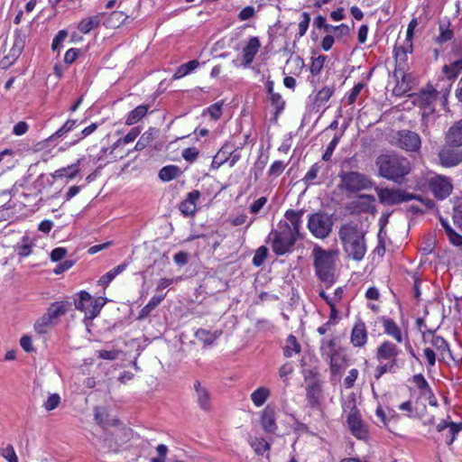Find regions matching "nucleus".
<instances>
[{"label":"nucleus","mask_w":462,"mask_h":462,"mask_svg":"<svg viewBox=\"0 0 462 462\" xmlns=\"http://www.w3.org/2000/svg\"><path fill=\"white\" fill-rule=\"evenodd\" d=\"M339 239L345 253L355 261H361L366 253L365 233L356 224L346 223L340 226Z\"/></svg>","instance_id":"obj_1"},{"label":"nucleus","mask_w":462,"mask_h":462,"mask_svg":"<svg viewBox=\"0 0 462 462\" xmlns=\"http://www.w3.org/2000/svg\"><path fill=\"white\" fill-rule=\"evenodd\" d=\"M379 175L397 184H402L411 171L410 161L397 154H382L376 159Z\"/></svg>","instance_id":"obj_2"},{"label":"nucleus","mask_w":462,"mask_h":462,"mask_svg":"<svg viewBox=\"0 0 462 462\" xmlns=\"http://www.w3.org/2000/svg\"><path fill=\"white\" fill-rule=\"evenodd\" d=\"M315 273L318 278L327 286H331L336 282L337 252L335 250H324L320 246H315L312 250Z\"/></svg>","instance_id":"obj_3"},{"label":"nucleus","mask_w":462,"mask_h":462,"mask_svg":"<svg viewBox=\"0 0 462 462\" xmlns=\"http://www.w3.org/2000/svg\"><path fill=\"white\" fill-rule=\"evenodd\" d=\"M298 239L292 235L287 222L280 223L278 229L273 230L268 236L272 249L277 255L291 252Z\"/></svg>","instance_id":"obj_4"},{"label":"nucleus","mask_w":462,"mask_h":462,"mask_svg":"<svg viewBox=\"0 0 462 462\" xmlns=\"http://www.w3.org/2000/svg\"><path fill=\"white\" fill-rule=\"evenodd\" d=\"M95 420L98 425H100L103 429L107 430L110 427H115V431L111 432L110 435L112 437H116V444L119 446L120 444L126 441L131 438V430L125 427H118L119 420L116 419H109L108 415L105 409L96 407L95 408Z\"/></svg>","instance_id":"obj_5"},{"label":"nucleus","mask_w":462,"mask_h":462,"mask_svg":"<svg viewBox=\"0 0 462 462\" xmlns=\"http://www.w3.org/2000/svg\"><path fill=\"white\" fill-rule=\"evenodd\" d=\"M120 6L123 10L112 12L103 21L106 28L116 29L120 27L128 18L134 19L136 17L135 14L140 7V1L126 0L124 4H120Z\"/></svg>","instance_id":"obj_6"},{"label":"nucleus","mask_w":462,"mask_h":462,"mask_svg":"<svg viewBox=\"0 0 462 462\" xmlns=\"http://www.w3.org/2000/svg\"><path fill=\"white\" fill-rule=\"evenodd\" d=\"M106 300L103 297L93 299L92 296L82 291L79 293V299L75 300V308L85 314L88 319H94L100 312Z\"/></svg>","instance_id":"obj_7"},{"label":"nucleus","mask_w":462,"mask_h":462,"mask_svg":"<svg viewBox=\"0 0 462 462\" xmlns=\"http://www.w3.org/2000/svg\"><path fill=\"white\" fill-rule=\"evenodd\" d=\"M321 356L329 361L333 374H339L346 366L345 356L336 349V339H323L320 346Z\"/></svg>","instance_id":"obj_8"},{"label":"nucleus","mask_w":462,"mask_h":462,"mask_svg":"<svg viewBox=\"0 0 462 462\" xmlns=\"http://www.w3.org/2000/svg\"><path fill=\"white\" fill-rule=\"evenodd\" d=\"M332 217L327 213L319 211L309 216L308 229L317 238L324 239L332 231Z\"/></svg>","instance_id":"obj_9"},{"label":"nucleus","mask_w":462,"mask_h":462,"mask_svg":"<svg viewBox=\"0 0 462 462\" xmlns=\"http://www.w3.org/2000/svg\"><path fill=\"white\" fill-rule=\"evenodd\" d=\"M28 36L27 30L18 29L14 32V38L11 42H5L3 49L5 65L13 64L21 55Z\"/></svg>","instance_id":"obj_10"},{"label":"nucleus","mask_w":462,"mask_h":462,"mask_svg":"<svg viewBox=\"0 0 462 462\" xmlns=\"http://www.w3.org/2000/svg\"><path fill=\"white\" fill-rule=\"evenodd\" d=\"M380 203L386 206H393L402 202L417 199L423 202L420 196L413 193H408L401 189L375 188Z\"/></svg>","instance_id":"obj_11"},{"label":"nucleus","mask_w":462,"mask_h":462,"mask_svg":"<svg viewBox=\"0 0 462 462\" xmlns=\"http://www.w3.org/2000/svg\"><path fill=\"white\" fill-rule=\"evenodd\" d=\"M341 187L348 192H357L369 189L374 182L366 175L358 171H346L339 175Z\"/></svg>","instance_id":"obj_12"},{"label":"nucleus","mask_w":462,"mask_h":462,"mask_svg":"<svg viewBox=\"0 0 462 462\" xmlns=\"http://www.w3.org/2000/svg\"><path fill=\"white\" fill-rule=\"evenodd\" d=\"M392 143L402 150L418 152L421 145V138L416 132L400 130L393 135Z\"/></svg>","instance_id":"obj_13"},{"label":"nucleus","mask_w":462,"mask_h":462,"mask_svg":"<svg viewBox=\"0 0 462 462\" xmlns=\"http://www.w3.org/2000/svg\"><path fill=\"white\" fill-rule=\"evenodd\" d=\"M347 426L351 433L358 439H365L368 436L366 426L362 420L361 414L353 404L346 417Z\"/></svg>","instance_id":"obj_14"},{"label":"nucleus","mask_w":462,"mask_h":462,"mask_svg":"<svg viewBox=\"0 0 462 462\" xmlns=\"http://www.w3.org/2000/svg\"><path fill=\"white\" fill-rule=\"evenodd\" d=\"M440 163L445 167H454L462 162V147L448 143L439 152Z\"/></svg>","instance_id":"obj_15"},{"label":"nucleus","mask_w":462,"mask_h":462,"mask_svg":"<svg viewBox=\"0 0 462 462\" xmlns=\"http://www.w3.org/2000/svg\"><path fill=\"white\" fill-rule=\"evenodd\" d=\"M439 93L431 86L421 89L414 97L413 103L421 107L422 111L434 112V102L438 99Z\"/></svg>","instance_id":"obj_16"},{"label":"nucleus","mask_w":462,"mask_h":462,"mask_svg":"<svg viewBox=\"0 0 462 462\" xmlns=\"http://www.w3.org/2000/svg\"><path fill=\"white\" fill-rule=\"evenodd\" d=\"M429 187L430 191L439 199H443L449 196L453 189L450 179L441 175L431 178Z\"/></svg>","instance_id":"obj_17"},{"label":"nucleus","mask_w":462,"mask_h":462,"mask_svg":"<svg viewBox=\"0 0 462 462\" xmlns=\"http://www.w3.org/2000/svg\"><path fill=\"white\" fill-rule=\"evenodd\" d=\"M201 193L195 189L188 193L186 199L179 206L180 211L186 217H193L197 210V201Z\"/></svg>","instance_id":"obj_18"},{"label":"nucleus","mask_w":462,"mask_h":462,"mask_svg":"<svg viewBox=\"0 0 462 462\" xmlns=\"http://www.w3.org/2000/svg\"><path fill=\"white\" fill-rule=\"evenodd\" d=\"M412 51V42L410 40H405L402 45L394 46L393 52L396 67H398L400 70H404L407 62V55L411 53Z\"/></svg>","instance_id":"obj_19"},{"label":"nucleus","mask_w":462,"mask_h":462,"mask_svg":"<svg viewBox=\"0 0 462 462\" xmlns=\"http://www.w3.org/2000/svg\"><path fill=\"white\" fill-rule=\"evenodd\" d=\"M194 390L199 408L206 411H209L211 409V395L208 389L203 386L199 381H196Z\"/></svg>","instance_id":"obj_20"},{"label":"nucleus","mask_w":462,"mask_h":462,"mask_svg":"<svg viewBox=\"0 0 462 462\" xmlns=\"http://www.w3.org/2000/svg\"><path fill=\"white\" fill-rule=\"evenodd\" d=\"M351 343L354 346L361 347L366 344L367 331L365 322L358 320L356 322L351 331Z\"/></svg>","instance_id":"obj_21"},{"label":"nucleus","mask_w":462,"mask_h":462,"mask_svg":"<svg viewBox=\"0 0 462 462\" xmlns=\"http://www.w3.org/2000/svg\"><path fill=\"white\" fill-rule=\"evenodd\" d=\"M303 215L302 210L295 211L292 209H289L285 212V217L290 222L289 227L293 236H297V238H300V229L301 226V217Z\"/></svg>","instance_id":"obj_22"},{"label":"nucleus","mask_w":462,"mask_h":462,"mask_svg":"<svg viewBox=\"0 0 462 462\" xmlns=\"http://www.w3.org/2000/svg\"><path fill=\"white\" fill-rule=\"evenodd\" d=\"M261 44L257 37H252L243 49L244 65L249 66L259 51Z\"/></svg>","instance_id":"obj_23"},{"label":"nucleus","mask_w":462,"mask_h":462,"mask_svg":"<svg viewBox=\"0 0 462 462\" xmlns=\"http://www.w3.org/2000/svg\"><path fill=\"white\" fill-rule=\"evenodd\" d=\"M448 143L462 147V118L456 121L448 129L446 134Z\"/></svg>","instance_id":"obj_24"},{"label":"nucleus","mask_w":462,"mask_h":462,"mask_svg":"<svg viewBox=\"0 0 462 462\" xmlns=\"http://www.w3.org/2000/svg\"><path fill=\"white\" fill-rule=\"evenodd\" d=\"M79 163L80 160H78L77 162L72 163L71 165L56 170L51 173L52 179H61L66 177L69 180H74L80 171L79 167Z\"/></svg>","instance_id":"obj_25"},{"label":"nucleus","mask_w":462,"mask_h":462,"mask_svg":"<svg viewBox=\"0 0 462 462\" xmlns=\"http://www.w3.org/2000/svg\"><path fill=\"white\" fill-rule=\"evenodd\" d=\"M103 20V14L87 17L79 22L78 29L81 33H88L91 30L98 27Z\"/></svg>","instance_id":"obj_26"},{"label":"nucleus","mask_w":462,"mask_h":462,"mask_svg":"<svg viewBox=\"0 0 462 462\" xmlns=\"http://www.w3.org/2000/svg\"><path fill=\"white\" fill-rule=\"evenodd\" d=\"M398 353V348L393 343L385 341L377 349V358L379 360L396 359Z\"/></svg>","instance_id":"obj_27"},{"label":"nucleus","mask_w":462,"mask_h":462,"mask_svg":"<svg viewBox=\"0 0 462 462\" xmlns=\"http://www.w3.org/2000/svg\"><path fill=\"white\" fill-rule=\"evenodd\" d=\"M382 322L384 328V332L393 337L398 343H402L403 340L402 334L397 324L389 318H383Z\"/></svg>","instance_id":"obj_28"},{"label":"nucleus","mask_w":462,"mask_h":462,"mask_svg":"<svg viewBox=\"0 0 462 462\" xmlns=\"http://www.w3.org/2000/svg\"><path fill=\"white\" fill-rule=\"evenodd\" d=\"M221 334V330L212 332L204 328H199L196 331L195 337L201 343L210 346L220 337Z\"/></svg>","instance_id":"obj_29"},{"label":"nucleus","mask_w":462,"mask_h":462,"mask_svg":"<svg viewBox=\"0 0 462 462\" xmlns=\"http://www.w3.org/2000/svg\"><path fill=\"white\" fill-rule=\"evenodd\" d=\"M165 294L154 295L149 302L140 310L137 319H146L150 313L163 300Z\"/></svg>","instance_id":"obj_30"},{"label":"nucleus","mask_w":462,"mask_h":462,"mask_svg":"<svg viewBox=\"0 0 462 462\" xmlns=\"http://www.w3.org/2000/svg\"><path fill=\"white\" fill-rule=\"evenodd\" d=\"M261 422L263 430L268 433H273L277 429L274 412L272 410L266 409L263 411Z\"/></svg>","instance_id":"obj_31"},{"label":"nucleus","mask_w":462,"mask_h":462,"mask_svg":"<svg viewBox=\"0 0 462 462\" xmlns=\"http://www.w3.org/2000/svg\"><path fill=\"white\" fill-rule=\"evenodd\" d=\"M440 225L444 228L449 242L456 246H462V236L454 231L450 224L444 218H440Z\"/></svg>","instance_id":"obj_32"},{"label":"nucleus","mask_w":462,"mask_h":462,"mask_svg":"<svg viewBox=\"0 0 462 462\" xmlns=\"http://www.w3.org/2000/svg\"><path fill=\"white\" fill-rule=\"evenodd\" d=\"M127 267L126 263H123L116 267L113 268L111 271L107 272L106 274L100 277L98 280L99 285L106 286L108 285L118 274L123 273Z\"/></svg>","instance_id":"obj_33"},{"label":"nucleus","mask_w":462,"mask_h":462,"mask_svg":"<svg viewBox=\"0 0 462 462\" xmlns=\"http://www.w3.org/2000/svg\"><path fill=\"white\" fill-rule=\"evenodd\" d=\"M157 134V130L151 128L144 132L139 140L137 141L134 149L136 151H143L146 148L150 143L155 139Z\"/></svg>","instance_id":"obj_34"},{"label":"nucleus","mask_w":462,"mask_h":462,"mask_svg":"<svg viewBox=\"0 0 462 462\" xmlns=\"http://www.w3.org/2000/svg\"><path fill=\"white\" fill-rule=\"evenodd\" d=\"M180 169L176 165H168L162 168L159 171V178L162 181H170L180 175Z\"/></svg>","instance_id":"obj_35"},{"label":"nucleus","mask_w":462,"mask_h":462,"mask_svg":"<svg viewBox=\"0 0 462 462\" xmlns=\"http://www.w3.org/2000/svg\"><path fill=\"white\" fill-rule=\"evenodd\" d=\"M436 121V116L433 114V112L430 111H422L421 114V124H420V130L423 134L430 135V128L434 125Z\"/></svg>","instance_id":"obj_36"},{"label":"nucleus","mask_w":462,"mask_h":462,"mask_svg":"<svg viewBox=\"0 0 462 462\" xmlns=\"http://www.w3.org/2000/svg\"><path fill=\"white\" fill-rule=\"evenodd\" d=\"M148 108V106L145 105L138 106L135 107L129 113L125 120V124L132 125L139 122L147 114Z\"/></svg>","instance_id":"obj_37"},{"label":"nucleus","mask_w":462,"mask_h":462,"mask_svg":"<svg viewBox=\"0 0 462 462\" xmlns=\"http://www.w3.org/2000/svg\"><path fill=\"white\" fill-rule=\"evenodd\" d=\"M300 352V345L298 343L297 338L293 335H290L286 339V344L283 347V354L286 357H291L293 354Z\"/></svg>","instance_id":"obj_38"},{"label":"nucleus","mask_w":462,"mask_h":462,"mask_svg":"<svg viewBox=\"0 0 462 462\" xmlns=\"http://www.w3.org/2000/svg\"><path fill=\"white\" fill-rule=\"evenodd\" d=\"M272 106L274 108L273 121L276 122L279 115L283 111L285 101L279 93L272 94L269 97Z\"/></svg>","instance_id":"obj_39"},{"label":"nucleus","mask_w":462,"mask_h":462,"mask_svg":"<svg viewBox=\"0 0 462 462\" xmlns=\"http://www.w3.org/2000/svg\"><path fill=\"white\" fill-rule=\"evenodd\" d=\"M443 73L448 79L456 78L462 71V57L443 67Z\"/></svg>","instance_id":"obj_40"},{"label":"nucleus","mask_w":462,"mask_h":462,"mask_svg":"<svg viewBox=\"0 0 462 462\" xmlns=\"http://www.w3.org/2000/svg\"><path fill=\"white\" fill-rule=\"evenodd\" d=\"M270 395V390L266 387H259L251 394V399L256 407L262 406Z\"/></svg>","instance_id":"obj_41"},{"label":"nucleus","mask_w":462,"mask_h":462,"mask_svg":"<svg viewBox=\"0 0 462 462\" xmlns=\"http://www.w3.org/2000/svg\"><path fill=\"white\" fill-rule=\"evenodd\" d=\"M199 66V62L196 60H192L185 64H182L177 69L176 72L173 75V79H179L193 71Z\"/></svg>","instance_id":"obj_42"},{"label":"nucleus","mask_w":462,"mask_h":462,"mask_svg":"<svg viewBox=\"0 0 462 462\" xmlns=\"http://www.w3.org/2000/svg\"><path fill=\"white\" fill-rule=\"evenodd\" d=\"M462 430V423H456L453 421H450V426L446 430L445 432H443V435L445 436V442L447 445H451L456 436Z\"/></svg>","instance_id":"obj_43"},{"label":"nucleus","mask_w":462,"mask_h":462,"mask_svg":"<svg viewBox=\"0 0 462 462\" xmlns=\"http://www.w3.org/2000/svg\"><path fill=\"white\" fill-rule=\"evenodd\" d=\"M67 312L66 304L63 302H55L48 309L45 313L52 321Z\"/></svg>","instance_id":"obj_44"},{"label":"nucleus","mask_w":462,"mask_h":462,"mask_svg":"<svg viewBox=\"0 0 462 462\" xmlns=\"http://www.w3.org/2000/svg\"><path fill=\"white\" fill-rule=\"evenodd\" d=\"M139 134L137 129H132L124 138L118 139L112 146L110 154L113 155L115 152L123 144L134 142Z\"/></svg>","instance_id":"obj_45"},{"label":"nucleus","mask_w":462,"mask_h":462,"mask_svg":"<svg viewBox=\"0 0 462 462\" xmlns=\"http://www.w3.org/2000/svg\"><path fill=\"white\" fill-rule=\"evenodd\" d=\"M53 324V321L46 314L40 318L34 324V329L39 334L47 333L49 328Z\"/></svg>","instance_id":"obj_46"},{"label":"nucleus","mask_w":462,"mask_h":462,"mask_svg":"<svg viewBox=\"0 0 462 462\" xmlns=\"http://www.w3.org/2000/svg\"><path fill=\"white\" fill-rule=\"evenodd\" d=\"M334 89L329 87L321 88L316 95L315 104L317 106L324 105L333 95Z\"/></svg>","instance_id":"obj_47"},{"label":"nucleus","mask_w":462,"mask_h":462,"mask_svg":"<svg viewBox=\"0 0 462 462\" xmlns=\"http://www.w3.org/2000/svg\"><path fill=\"white\" fill-rule=\"evenodd\" d=\"M251 446L257 455H263L270 448V444L265 439L258 438L252 440Z\"/></svg>","instance_id":"obj_48"},{"label":"nucleus","mask_w":462,"mask_h":462,"mask_svg":"<svg viewBox=\"0 0 462 462\" xmlns=\"http://www.w3.org/2000/svg\"><path fill=\"white\" fill-rule=\"evenodd\" d=\"M413 382L416 386L421 391L422 394L431 393V389L421 374L413 375Z\"/></svg>","instance_id":"obj_49"},{"label":"nucleus","mask_w":462,"mask_h":462,"mask_svg":"<svg viewBox=\"0 0 462 462\" xmlns=\"http://www.w3.org/2000/svg\"><path fill=\"white\" fill-rule=\"evenodd\" d=\"M32 244L29 241L28 237H23L21 245H17L15 251L18 255L22 257L28 256L32 253Z\"/></svg>","instance_id":"obj_50"},{"label":"nucleus","mask_w":462,"mask_h":462,"mask_svg":"<svg viewBox=\"0 0 462 462\" xmlns=\"http://www.w3.org/2000/svg\"><path fill=\"white\" fill-rule=\"evenodd\" d=\"M267 255H268L267 247H265L263 245L260 246L256 250V252L253 257V264L256 267L261 266L263 263V262L265 261Z\"/></svg>","instance_id":"obj_51"},{"label":"nucleus","mask_w":462,"mask_h":462,"mask_svg":"<svg viewBox=\"0 0 462 462\" xmlns=\"http://www.w3.org/2000/svg\"><path fill=\"white\" fill-rule=\"evenodd\" d=\"M454 36L453 31L449 30L448 27H446L445 24L440 23L439 24V34L436 38V42L438 43H443L448 41H450Z\"/></svg>","instance_id":"obj_52"},{"label":"nucleus","mask_w":462,"mask_h":462,"mask_svg":"<svg viewBox=\"0 0 462 462\" xmlns=\"http://www.w3.org/2000/svg\"><path fill=\"white\" fill-rule=\"evenodd\" d=\"M341 138V134H336L333 139L331 140V142L329 143V144L328 145L323 156H322V159L326 162L329 161L332 154H333V152L334 150L336 149L337 145L339 143V140Z\"/></svg>","instance_id":"obj_53"},{"label":"nucleus","mask_w":462,"mask_h":462,"mask_svg":"<svg viewBox=\"0 0 462 462\" xmlns=\"http://www.w3.org/2000/svg\"><path fill=\"white\" fill-rule=\"evenodd\" d=\"M396 365V359L391 360L389 363L377 366L375 369L374 377L379 379L383 374L387 372H394V367Z\"/></svg>","instance_id":"obj_54"},{"label":"nucleus","mask_w":462,"mask_h":462,"mask_svg":"<svg viewBox=\"0 0 462 462\" xmlns=\"http://www.w3.org/2000/svg\"><path fill=\"white\" fill-rule=\"evenodd\" d=\"M157 456L151 459V462H166L168 454V448L164 444H160L156 447Z\"/></svg>","instance_id":"obj_55"},{"label":"nucleus","mask_w":462,"mask_h":462,"mask_svg":"<svg viewBox=\"0 0 462 462\" xmlns=\"http://www.w3.org/2000/svg\"><path fill=\"white\" fill-rule=\"evenodd\" d=\"M0 454L8 462H18L17 456L12 445H7L5 448H2Z\"/></svg>","instance_id":"obj_56"},{"label":"nucleus","mask_w":462,"mask_h":462,"mask_svg":"<svg viewBox=\"0 0 462 462\" xmlns=\"http://www.w3.org/2000/svg\"><path fill=\"white\" fill-rule=\"evenodd\" d=\"M60 403V397L58 393H52L49 396L43 406L46 411H52L56 409Z\"/></svg>","instance_id":"obj_57"},{"label":"nucleus","mask_w":462,"mask_h":462,"mask_svg":"<svg viewBox=\"0 0 462 462\" xmlns=\"http://www.w3.org/2000/svg\"><path fill=\"white\" fill-rule=\"evenodd\" d=\"M431 345L439 350L441 353L449 351V347L446 340L439 336H433L431 339Z\"/></svg>","instance_id":"obj_58"},{"label":"nucleus","mask_w":462,"mask_h":462,"mask_svg":"<svg viewBox=\"0 0 462 462\" xmlns=\"http://www.w3.org/2000/svg\"><path fill=\"white\" fill-rule=\"evenodd\" d=\"M301 17L302 20L299 23V37H302L303 35H305L310 22V15L309 13L303 12L301 14Z\"/></svg>","instance_id":"obj_59"},{"label":"nucleus","mask_w":462,"mask_h":462,"mask_svg":"<svg viewBox=\"0 0 462 462\" xmlns=\"http://www.w3.org/2000/svg\"><path fill=\"white\" fill-rule=\"evenodd\" d=\"M97 356L101 359L106 360H116L118 356L121 351L119 350H98L96 352Z\"/></svg>","instance_id":"obj_60"},{"label":"nucleus","mask_w":462,"mask_h":462,"mask_svg":"<svg viewBox=\"0 0 462 462\" xmlns=\"http://www.w3.org/2000/svg\"><path fill=\"white\" fill-rule=\"evenodd\" d=\"M234 150L235 149H233V146L229 145V144L223 145L222 148L217 152V154L216 155L213 162H216L218 164V162L221 161V159L229 157L230 154H232Z\"/></svg>","instance_id":"obj_61"},{"label":"nucleus","mask_w":462,"mask_h":462,"mask_svg":"<svg viewBox=\"0 0 462 462\" xmlns=\"http://www.w3.org/2000/svg\"><path fill=\"white\" fill-rule=\"evenodd\" d=\"M325 59L326 58L324 56L320 55L312 60L310 66V72L312 75H318L320 73L324 65Z\"/></svg>","instance_id":"obj_62"},{"label":"nucleus","mask_w":462,"mask_h":462,"mask_svg":"<svg viewBox=\"0 0 462 462\" xmlns=\"http://www.w3.org/2000/svg\"><path fill=\"white\" fill-rule=\"evenodd\" d=\"M199 156V150L195 147H189L183 150L182 157L189 162H193Z\"/></svg>","instance_id":"obj_63"},{"label":"nucleus","mask_w":462,"mask_h":462,"mask_svg":"<svg viewBox=\"0 0 462 462\" xmlns=\"http://www.w3.org/2000/svg\"><path fill=\"white\" fill-rule=\"evenodd\" d=\"M255 13L256 11L254 6H245L239 12L238 19L240 21H246L248 19L253 18L255 15Z\"/></svg>","instance_id":"obj_64"}]
</instances>
